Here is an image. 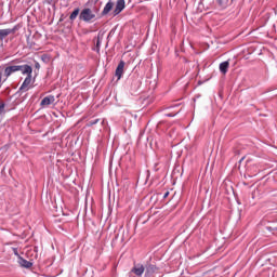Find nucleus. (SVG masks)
<instances>
[{
  "label": "nucleus",
  "mask_w": 277,
  "mask_h": 277,
  "mask_svg": "<svg viewBox=\"0 0 277 277\" xmlns=\"http://www.w3.org/2000/svg\"><path fill=\"white\" fill-rule=\"evenodd\" d=\"M95 19L96 13L92 9L84 8L81 10L79 21H83V23H94Z\"/></svg>",
  "instance_id": "1"
},
{
  "label": "nucleus",
  "mask_w": 277,
  "mask_h": 277,
  "mask_svg": "<svg viewBox=\"0 0 277 277\" xmlns=\"http://www.w3.org/2000/svg\"><path fill=\"white\" fill-rule=\"evenodd\" d=\"M14 72H18V65H12V66H8L4 69V72H1L0 70V83L1 81H8V78L12 77V75H14Z\"/></svg>",
  "instance_id": "2"
},
{
  "label": "nucleus",
  "mask_w": 277,
  "mask_h": 277,
  "mask_svg": "<svg viewBox=\"0 0 277 277\" xmlns=\"http://www.w3.org/2000/svg\"><path fill=\"white\" fill-rule=\"evenodd\" d=\"M19 27L14 26L13 28H5V29H0V41L3 42L8 36L12 34H16L18 31Z\"/></svg>",
  "instance_id": "3"
},
{
  "label": "nucleus",
  "mask_w": 277,
  "mask_h": 277,
  "mask_svg": "<svg viewBox=\"0 0 277 277\" xmlns=\"http://www.w3.org/2000/svg\"><path fill=\"white\" fill-rule=\"evenodd\" d=\"M17 72L29 77L34 74V68L30 65H17Z\"/></svg>",
  "instance_id": "4"
},
{
  "label": "nucleus",
  "mask_w": 277,
  "mask_h": 277,
  "mask_svg": "<svg viewBox=\"0 0 277 277\" xmlns=\"http://www.w3.org/2000/svg\"><path fill=\"white\" fill-rule=\"evenodd\" d=\"M144 272H146V267L142 264H135L131 269V274H135L137 277L144 276Z\"/></svg>",
  "instance_id": "5"
},
{
  "label": "nucleus",
  "mask_w": 277,
  "mask_h": 277,
  "mask_svg": "<svg viewBox=\"0 0 277 277\" xmlns=\"http://www.w3.org/2000/svg\"><path fill=\"white\" fill-rule=\"evenodd\" d=\"M124 61H120L116 70H115V76L117 77L118 81L122 79V75H124Z\"/></svg>",
  "instance_id": "6"
},
{
  "label": "nucleus",
  "mask_w": 277,
  "mask_h": 277,
  "mask_svg": "<svg viewBox=\"0 0 277 277\" xmlns=\"http://www.w3.org/2000/svg\"><path fill=\"white\" fill-rule=\"evenodd\" d=\"M55 103V95H48L43 97V100L40 103L41 107H49V105H53Z\"/></svg>",
  "instance_id": "7"
},
{
  "label": "nucleus",
  "mask_w": 277,
  "mask_h": 277,
  "mask_svg": "<svg viewBox=\"0 0 277 277\" xmlns=\"http://www.w3.org/2000/svg\"><path fill=\"white\" fill-rule=\"evenodd\" d=\"M29 85H31V76H27L19 87L18 92H27L29 90Z\"/></svg>",
  "instance_id": "8"
},
{
  "label": "nucleus",
  "mask_w": 277,
  "mask_h": 277,
  "mask_svg": "<svg viewBox=\"0 0 277 277\" xmlns=\"http://www.w3.org/2000/svg\"><path fill=\"white\" fill-rule=\"evenodd\" d=\"M122 10H124V0H117L115 10L113 11L114 16H118Z\"/></svg>",
  "instance_id": "9"
},
{
  "label": "nucleus",
  "mask_w": 277,
  "mask_h": 277,
  "mask_svg": "<svg viewBox=\"0 0 277 277\" xmlns=\"http://www.w3.org/2000/svg\"><path fill=\"white\" fill-rule=\"evenodd\" d=\"M157 269H159V268L155 264L145 265V276H147V277L153 276V274H155V272H157Z\"/></svg>",
  "instance_id": "10"
},
{
  "label": "nucleus",
  "mask_w": 277,
  "mask_h": 277,
  "mask_svg": "<svg viewBox=\"0 0 277 277\" xmlns=\"http://www.w3.org/2000/svg\"><path fill=\"white\" fill-rule=\"evenodd\" d=\"M229 66L230 63L228 61L221 63L219 66L220 72H222V75H226V72H228Z\"/></svg>",
  "instance_id": "11"
},
{
  "label": "nucleus",
  "mask_w": 277,
  "mask_h": 277,
  "mask_svg": "<svg viewBox=\"0 0 277 277\" xmlns=\"http://www.w3.org/2000/svg\"><path fill=\"white\" fill-rule=\"evenodd\" d=\"M110 10H114V2L108 1V2L105 4V6H104V9H103V11H102V16H107V13H108Z\"/></svg>",
  "instance_id": "12"
},
{
  "label": "nucleus",
  "mask_w": 277,
  "mask_h": 277,
  "mask_svg": "<svg viewBox=\"0 0 277 277\" xmlns=\"http://www.w3.org/2000/svg\"><path fill=\"white\" fill-rule=\"evenodd\" d=\"M18 263H19L21 267H25L26 269H29L34 265V263H31L23 258H19Z\"/></svg>",
  "instance_id": "13"
},
{
  "label": "nucleus",
  "mask_w": 277,
  "mask_h": 277,
  "mask_svg": "<svg viewBox=\"0 0 277 277\" xmlns=\"http://www.w3.org/2000/svg\"><path fill=\"white\" fill-rule=\"evenodd\" d=\"M230 0H216V3L221 10H226Z\"/></svg>",
  "instance_id": "14"
},
{
  "label": "nucleus",
  "mask_w": 277,
  "mask_h": 277,
  "mask_svg": "<svg viewBox=\"0 0 277 277\" xmlns=\"http://www.w3.org/2000/svg\"><path fill=\"white\" fill-rule=\"evenodd\" d=\"M79 12H81V10L79 9V8H76L75 10H74V12L70 14V16H69V21H76L77 19V17L79 16Z\"/></svg>",
  "instance_id": "15"
},
{
  "label": "nucleus",
  "mask_w": 277,
  "mask_h": 277,
  "mask_svg": "<svg viewBox=\"0 0 277 277\" xmlns=\"http://www.w3.org/2000/svg\"><path fill=\"white\" fill-rule=\"evenodd\" d=\"M1 116H5V102L0 98V118Z\"/></svg>",
  "instance_id": "16"
},
{
  "label": "nucleus",
  "mask_w": 277,
  "mask_h": 277,
  "mask_svg": "<svg viewBox=\"0 0 277 277\" xmlns=\"http://www.w3.org/2000/svg\"><path fill=\"white\" fill-rule=\"evenodd\" d=\"M101 37H97V41H96V52L100 53L101 52Z\"/></svg>",
  "instance_id": "17"
},
{
  "label": "nucleus",
  "mask_w": 277,
  "mask_h": 277,
  "mask_svg": "<svg viewBox=\"0 0 277 277\" xmlns=\"http://www.w3.org/2000/svg\"><path fill=\"white\" fill-rule=\"evenodd\" d=\"M94 124H98V119L91 120L87 123V127H94Z\"/></svg>",
  "instance_id": "18"
},
{
  "label": "nucleus",
  "mask_w": 277,
  "mask_h": 277,
  "mask_svg": "<svg viewBox=\"0 0 277 277\" xmlns=\"http://www.w3.org/2000/svg\"><path fill=\"white\" fill-rule=\"evenodd\" d=\"M35 68H37V70H40V63H35Z\"/></svg>",
  "instance_id": "19"
},
{
  "label": "nucleus",
  "mask_w": 277,
  "mask_h": 277,
  "mask_svg": "<svg viewBox=\"0 0 277 277\" xmlns=\"http://www.w3.org/2000/svg\"><path fill=\"white\" fill-rule=\"evenodd\" d=\"M168 118H174V116H176V114H167L166 115Z\"/></svg>",
  "instance_id": "20"
},
{
  "label": "nucleus",
  "mask_w": 277,
  "mask_h": 277,
  "mask_svg": "<svg viewBox=\"0 0 277 277\" xmlns=\"http://www.w3.org/2000/svg\"><path fill=\"white\" fill-rule=\"evenodd\" d=\"M170 196V192L164 193L163 198H168Z\"/></svg>",
  "instance_id": "21"
},
{
  "label": "nucleus",
  "mask_w": 277,
  "mask_h": 277,
  "mask_svg": "<svg viewBox=\"0 0 277 277\" xmlns=\"http://www.w3.org/2000/svg\"><path fill=\"white\" fill-rule=\"evenodd\" d=\"M243 160V158L242 159H240V161H242Z\"/></svg>",
  "instance_id": "22"
}]
</instances>
